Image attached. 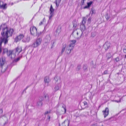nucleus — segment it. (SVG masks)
Masks as SVG:
<instances>
[{
    "label": "nucleus",
    "mask_w": 126,
    "mask_h": 126,
    "mask_svg": "<svg viewBox=\"0 0 126 126\" xmlns=\"http://www.w3.org/2000/svg\"><path fill=\"white\" fill-rule=\"evenodd\" d=\"M96 33L95 32H93L91 33V36L92 37H94L96 35Z\"/></svg>",
    "instance_id": "obj_26"
},
{
    "label": "nucleus",
    "mask_w": 126,
    "mask_h": 126,
    "mask_svg": "<svg viewBox=\"0 0 126 126\" xmlns=\"http://www.w3.org/2000/svg\"><path fill=\"white\" fill-rule=\"evenodd\" d=\"M42 104V102L39 101L37 102L36 105L38 107H41Z\"/></svg>",
    "instance_id": "obj_19"
},
{
    "label": "nucleus",
    "mask_w": 126,
    "mask_h": 126,
    "mask_svg": "<svg viewBox=\"0 0 126 126\" xmlns=\"http://www.w3.org/2000/svg\"><path fill=\"white\" fill-rule=\"evenodd\" d=\"M61 87V85H59L58 84L56 85L54 89L55 90V92L59 90L60 88Z\"/></svg>",
    "instance_id": "obj_18"
},
{
    "label": "nucleus",
    "mask_w": 126,
    "mask_h": 126,
    "mask_svg": "<svg viewBox=\"0 0 126 126\" xmlns=\"http://www.w3.org/2000/svg\"><path fill=\"white\" fill-rule=\"evenodd\" d=\"M111 118H109V120H110V119H111Z\"/></svg>",
    "instance_id": "obj_57"
},
{
    "label": "nucleus",
    "mask_w": 126,
    "mask_h": 126,
    "mask_svg": "<svg viewBox=\"0 0 126 126\" xmlns=\"http://www.w3.org/2000/svg\"><path fill=\"white\" fill-rule=\"evenodd\" d=\"M44 99V97L43 96H40L39 98V101L42 102Z\"/></svg>",
    "instance_id": "obj_28"
},
{
    "label": "nucleus",
    "mask_w": 126,
    "mask_h": 126,
    "mask_svg": "<svg viewBox=\"0 0 126 126\" xmlns=\"http://www.w3.org/2000/svg\"><path fill=\"white\" fill-rule=\"evenodd\" d=\"M7 5L6 3L4 4L2 1H0V9L3 10H6L7 7Z\"/></svg>",
    "instance_id": "obj_6"
},
{
    "label": "nucleus",
    "mask_w": 126,
    "mask_h": 126,
    "mask_svg": "<svg viewBox=\"0 0 126 126\" xmlns=\"http://www.w3.org/2000/svg\"><path fill=\"white\" fill-rule=\"evenodd\" d=\"M62 108H63V110H64V112L65 113L66 111L65 106L64 105H63V106H62Z\"/></svg>",
    "instance_id": "obj_35"
},
{
    "label": "nucleus",
    "mask_w": 126,
    "mask_h": 126,
    "mask_svg": "<svg viewBox=\"0 0 126 126\" xmlns=\"http://www.w3.org/2000/svg\"><path fill=\"white\" fill-rule=\"evenodd\" d=\"M30 31L31 34L33 36H36L37 35V29L34 27H31L30 28Z\"/></svg>",
    "instance_id": "obj_5"
},
{
    "label": "nucleus",
    "mask_w": 126,
    "mask_h": 126,
    "mask_svg": "<svg viewBox=\"0 0 126 126\" xmlns=\"http://www.w3.org/2000/svg\"><path fill=\"white\" fill-rule=\"evenodd\" d=\"M0 111L1 112V113H2L3 112L2 110V109H1L0 110Z\"/></svg>",
    "instance_id": "obj_51"
},
{
    "label": "nucleus",
    "mask_w": 126,
    "mask_h": 126,
    "mask_svg": "<svg viewBox=\"0 0 126 126\" xmlns=\"http://www.w3.org/2000/svg\"><path fill=\"white\" fill-rule=\"evenodd\" d=\"M41 41L42 39L41 38H38L35 40L34 43L32 45V47L34 48L36 47L40 44Z\"/></svg>",
    "instance_id": "obj_4"
},
{
    "label": "nucleus",
    "mask_w": 126,
    "mask_h": 126,
    "mask_svg": "<svg viewBox=\"0 0 126 126\" xmlns=\"http://www.w3.org/2000/svg\"><path fill=\"white\" fill-rule=\"evenodd\" d=\"M53 9V7L52 6V5H51V6H50V9Z\"/></svg>",
    "instance_id": "obj_50"
},
{
    "label": "nucleus",
    "mask_w": 126,
    "mask_h": 126,
    "mask_svg": "<svg viewBox=\"0 0 126 126\" xmlns=\"http://www.w3.org/2000/svg\"><path fill=\"white\" fill-rule=\"evenodd\" d=\"M48 36L49 37V39H50V37L49 36Z\"/></svg>",
    "instance_id": "obj_58"
},
{
    "label": "nucleus",
    "mask_w": 126,
    "mask_h": 126,
    "mask_svg": "<svg viewBox=\"0 0 126 126\" xmlns=\"http://www.w3.org/2000/svg\"><path fill=\"white\" fill-rule=\"evenodd\" d=\"M50 16H49V19H50L51 18V17H52L53 15H52L51 14H50Z\"/></svg>",
    "instance_id": "obj_49"
},
{
    "label": "nucleus",
    "mask_w": 126,
    "mask_h": 126,
    "mask_svg": "<svg viewBox=\"0 0 126 126\" xmlns=\"http://www.w3.org/2000/svg\"><path fill=\"white\" fill-rule=\"evenodd\" d=\"M108 74V71L107 70H105L103 73L104 74Z\"/></svg>",
    "instance_id": "obj_43"
},
{
    "label": "nucleus",
    "mask_w": 126,
    "mask_h": 126,
    "mask_svg": "<svg viewBox=\"0 0 126 126\" xmlns=\"http://www.w3.org/2000/svg\"><path fill=\"white\" fill-rule=\"evenodd\" d=\"M80 28L81 32V33H80V36H81L83 32L86 30V29L85 25L81 24L80 25Z\"/></svg>",
    "instance_id": "obj_10"
},
{
    "label": "nucleus",
    "mask_w": 126,
    "mask_h": 126,
    "mask_svg": "<svg viewBox=\"0 0 126 126\" xmlns=\"http://www.w3.org/2000/svg\"><path fill=\"white\" fill-rule=\"evenodd\" d=\"M44 81L45 83V86H48V85L49 83L50 80L48 77H46L44 79Z\"/></svg>",
    "instance_id": "obj_7"
},
{
    "label": "nucleus",
    "mask_w": 126,
    "mask_h": 126,
    "mask_svg": "<svg viewBox=\"0 0 126 126\" xmlns=\"http://www.w3.org/2000/svg\"><path fill=\"white\" fill-rule=\"evenodd\" d=\"M18 40H19L18 39V37H17L15 38L14 41L15 42H17Z\"/></svg>",
    "instance_id": "obj_37"
},
{
    "label": "nucleus",
    "mask_w": 126,
    "mask_h": 126,
    "mask_svg": "<svg viewBox=\"0 0 126 126\" xmlns=\"http://www.w3.org/2000/svg\"><path fill=\"white\" fill-rule=\"evenodd\" d=\"M116 101L117 102H118V101Z\"/></svg>",
    "instance_id": "obj_59"
},
{
    "label": "nucleus",
    "mask_w": 126,
    "mask_h": 126,
    "mask_svg": "<svg viewBox=\"0 0 126 126\" xmlns=\"http://www.w3.org/2000/svg\"><path fill=\"white\" fill-rule=\"evenodd\" d=\"M69 124V121L68 120H66L63 123L62 125L63 126H68Z\"/></svg>",
    "instance_id": "obj_13"
},
{
    "label": "nucleus",
    "mask_w": 126,
    "mask_h": 126,
    "mask_svg": "<svg viewBox=\"0 0 126 126\" xmlns=\"http://www.w3.org/2000/svg\"><path fill=\"white\" fill-rule=\"evenodd\" d=\"M42 21H41L40 23V25H41L42 24Z\"/></svg>",
    "instance_id": "obj_53"
},
{
    "label": "nucleus",
    "mask_w": 126,
    "mask_h": 126,
    "mask_svg": "<svg viewBox=\"0 0 126 126\" xmlns=\"http://www.w3.org/2000/svg\"><path fill=\"white\" fill-rule=\"evenodd\" d=\"M29 87V86H27L26 87L24 90L23 92H22V93L23 94L24 92L25 91V93H26V90L27 89V88Z\"/></svg>",
    "instance_id": "obj_38"
},
{
    "label": "nucleus",
    "mask_w": 126,
    "mask_h": 126,
    "mask_svg": "<svg viewBox=\"0 0 126 126\" xmlns=\"http://www.w3.org/2000/svg\"><path fill=\"white\" fill-rule=\"evenodd\" d=\"M45 98L46 100V102L47 103L49 102V97L48 95L47 94H44Z\"/></svg>",
    "instance_id": "obj_16"
},
{
    "label": "nucleus",
    "mask_w": 126,
    "mask_h": 126,
    "mask_svg": "<svg viewBox=\"0 0 126 126\" xmlns=\"http://www.w3.org/2000/svg\"><path fill=\"white\" fill-rule=\"evenodd\" d=\"M84 0H81V3L80 4L81 5H83L84 4Z\"/></svg>",
    "instance_id": "obj_41"
},
{
    "label": "nucleus",
    "mask_w": 126,
    "mask_h": 126,
    "mask_svg": "<svg viewBox=\"0 0 126 126\" xmlns=\"http://www.w3.org/2000/svg\"><path fill=\"white\" fill-rule=\"evenodd\" d=\"M43 34V31H41L40 32H39L37 33V35L38 36H40L42 34Z\"/></svg>",
    "instance_id": "obj_32"
},
{
    "label": "nucleus",
    "mask_w": 126,
    "mask_h": 126,
    "mask_svg": "<svg viewBox=\"0 0 126 126\" xmlns=\"http://www.w3.org/2000/svg\"><path fill=\"white\" fill-rule=\"evenodd\" d=\"M86 18L85 17H83L82 18V20L81 22V24L85 25L86 22Z\"/></svg>",
    "instance_id": "obj_17"
},
{
    "label": "nucleus",
    "mask_w": 126,
    "mask_h": 126,
    "mask_svg": "<svg viewBox=\"0 0 126 126\" xmlns=\"http://www.w3.org/2000/svg\"><path fill=\"white\" fill-rule=\"evenodd\" d=\"M123 50L125 53H126V47H125L123 48Z\"/></svg>",
    "instance_id": "obj_44"
},
{
    "label": "nucleus",
    "mask_w": 126,
    "mask_h": 126,
    "mask_svg": "<svg viewBox=\"0 0 126 126\" xmlns=\"http://www.w3.org/2000/svg\"><path fill=\"white\" fill-rule=\"evenodd\" d=\"M100 126H103L102 125H101Z\"/></svg>",
    "instance_id": "obj_56"
},
{
    "label": "nucleus",
    "mask_w": 126,
    "mask_h": 126,
    "mask_svg": "<svg viewBox=\"0 0 126 126\" xmlns=\"http://www.w3.org/2000/svg\"><path fill=\"white\" fill-rule=\"evenodd\" d=\"M91 18L90 17H89L88 18V22L89 23H90L91 22Z\"/></svg>",
    "instance_id": "obj_42"
},
{
    "label": "nucleus",
    "mask_w": 126,
    "mask_h": 126,
    "mask_svg": "<svg viewBox=\"0 0 126 126\" xmlns=\"http://www.w3.org/2000/svg\"><path fill=\"white\" fill-rule=\"evenodd\" d=\"M55 41L54 40H52L51 41V44L52 45V46L51 47V48H52L54 46V44L55 43Z\"/></svg>",
    "instance_id": "obj_29"
},
{
    "label": "nucleus",
    "mask_w": 126,
    "mask_h": 126,
    "mask_svg": "<svg viewBox=\"0 0 126 126\" xmlns=\"http://www.w3.org/2000/svg\"><path fill=\"white\" fill-rule=\"evenodd\" d=\"M61 1V0H56L55 2V3L56 4V6L57 7H58L59 6Z\"/></svg>",
    "instance_id": "obj_20"
},
{
    "label": "nucleus",
    "mask_w": 126,
    "mask_h": 126,
    "mask_svg": "<svg viewBox=\"0 0 126 126\" xmlns=\"http://www.w3.org/2000/svg\"><path fill=\"white\" fill-rule=\"evenodd\" d=\"M30 40V37L29 36H27L23 39L22 41L24 42H29Z\"/></svg>",
    "instance_id": "obj_14"
},
{
    "label": "nucleus",
    "mask_w": 126,
    "mask_h": 126,
    "mask_svg": "<svg viewBox=\"0 0 126 126\" xmlns=\"http://www.w3.org/2000/svg\"><path fill=\"white\" fill-rule=\"evenodd\" d=\"M66 47V44H64L63 45L62 49L61 52V53H62L65 51V47Z\"/></svg>",
    "instance_id": "obj_22"
},
{
    "label": "nucleus",
    "mask_w": 126,
    "mask_h": 126,
    "mask_svg": "<svg viewBox=\"0 0 126 126\" xmlns=\"http://www.w3.org/2000/svg\"><path fill=\"white\" fill-rule=\"evenodd\" d=\"M82 104L84 106V108H86L88 106V104L87 103L86 101H84L82 103Z\"/></svg>",
    "instance_id": "obj_23"
},
{
    "label": "nucleus",
    "mask_w": 126,
    "mask_h": 126,
    "mask_svg": "<svg viewBox=\"0 0 126 126\" xmlns=\"http://www.w3.org/2000/svg\"><path fill=\"white\" fill-rule=\"evenodd\" d=\"M73 48L71 47H70V46L68 45L66 48L65 52L68 54H69L70 53L71 50L73 49Z\"/></svg>",
    "instance_id": "obj_12"
},
{
    "label": "nucleus",
    "mask_w": 126,
    "mask_h": 126,
    "mask_svg": "<svg viewBox=\"0 0 126 126\" xmlns=\"http://www.w3.org/2000/svg\"><path fill=\"white\" fill-rule=\"evenodd\" d=\"M58 79H58L57 78V77H55L54 79H55L56 80V81L57 82L58 81V80H59V81H60V79L59 77L58 78Z\"/></svg>",
    "instance_id": "obj_39"
},
{
    "label": "nucleus",
    "mask_w": 126,
    "mask_h": 126,
    "mask_svg": "<svg viewBox=\"0 0 126 126\" xmlns=\"http://www.w3.org/2000/svg\"><path fill=\"white\" fill-rule=\"evenodd\" d=\"M91 126H97V124H92Z\"/></svg>",
    "instance_id": "obj_46"
},
{
    "label": "nucleus",
    "mask_w": 126,
    "mask_h": 126,
    "mask_svg": "<svg viewBox=\"0 0 126 126\" xmlns=\"http://www.w3.org/2000/svg\"><path fill=\"white\" fill-rule=\"evenodd\" d=\"M102 112L103 113L104 118H105L109 114V110L108 108H106L104 110H103Z\"/></svg>",
    "instance_id": "obj_9"
},
{
    "label": "nucleus",
    "mask_w": 126,
    "mask_h": 126,
    "mask_svg": "<svg viewBox=\"0 0 126 126\" xmlns=\"http://www.w3.org/2000/svg\"><path fill=\"white\" fill-rule=\"evenodd\" d=\"M1 47H0V54L1 53Z\"/></svg>",
    "instance_id": "obj_52"
},
{
    "label": "nucleus",
    "mask_w": 126,
    "mask_h": 126,
    "mask_svg": "<svg viewBox=\"0 0 126 126\" xmlns=\"http://www.w3.org/2000/svg\"><path fill=\"white\" fill-rule=\"evenodd\" d=\"M115 60L117 62L119 61V58L118 57H117L115 59Z\"/></svg>",
    "instance_id": "obj_45"
},
{
    "label": "nucleus",
    "mask_w": 126,
    "mask_h": 126,
    "mask_svg": "<svg viewBox=\"0 0 126 126\" xmlns=\"http://www.w3.org/2000/svg\"><path fill=\"white\" fill-rule=\"evenodd\" d=\"M0 65L1 68V71L3 72L5 71L7 67L8 66L5 64V59L4 57H2L0 58Z\"/></svg>",
    "instance_id": "obj_3"
},
{
    "label": "nucleus",
    "mask_w": 126,
    "mask_h": 126,
    "mask_svg": "<svg viewBox=\"0 0 126 126\" xmlns=\"http://www.w3.org/2000/svg\"><path fill=\"white\" fill-rule=\"evenodd\" d=\"M59 125H60V124H59Z\"/></svg>",
    "instance_id": "obj_60"
},
{
    "label": "nucleus",
    "mask_w": 126,
    "mask_h": 126,
    "mask_svg": "<svg viewBox=\"0 0 126 126\" xmlns=\"http://www.w3.org/2000/svg\"><path fill=\"white\" fill-rule=\"evenodd\" d=\"M22 50L21 47L19 46L17 47L16 50L12 51L10 50H8L7 49H5L4 50V51H6L7 56L11 59L14 58L16 56L18 55Z\"/></svg>",
    "instance_id": "obj_1"
},
{
    "label": "nucleus",
    "mask_w": 126,
    "mask_h": 126,
    "mask_svg": "<svg viewBox=\"0 0 126 126\" xmlns=\"http://www.w3.org/2000/svg\"><path fill=\"white\" fill-rule=\"evenodd\" d=\"M70 44L68 46H70V47H71L73 48L74 47V46L75 45V44L76 42V41L75 40H71L70 41Z\"/></svg>",
    "instance_id": "obj_11"
},
{
    "label": "nucleus",
    "mask_w": 126,
    "mask_h": 126,
    "mask_svg": "<svg viewBox=\"0 0 126 126\" xmlns=\"http://www.w3.org/2000/svg\"><path fill=\"white\" fill-rule=\"evenodd\" d=\"M92 1H90V2H87V5L88 6V7H89L92 4Z\"/></svg>",
    "instance_id": "obj_34"
},
{
    "label": "nucleus",
    "mask_w": 126,
    "mask_h": 126,
    "mask_svg": "<svg viewBox=\"0 0 126 126\" xmlns=\"http://www.w3.org/2000/svg\"><path fill=\"white\" fill-rule=\"evenodd\" d=\"M51 111V110H50L49 111H46L44 115H46L50 113Z\"/></svg>",
    "instance_id": "obj_36"
},
{
    "label": "nucleus",
    "mask_w": 126,
    "mask_h": 126,
    "mask_svg": "<svg viewBox=\"0 0 126 126\" xmlns=\"http://www.w3.org/2000/svg\"><path fill=\"white\" fill-rule=\"evenodd\" d=\"M54 11V9H50V14L53 15Z\"/></svg>",
    "instance_id": "obj_33"
},
{
    "label": "nucleus",
    "mask_w": 126,
    "mask_h": 126,
    "mask_svg": "<svg viewBox=\"0 0 126 126\" xmlns=\"http://www.w3.org/2000/svg\"><path fill=\"white\" fill-rule=\"evenodd\" d=\"M20 57H18L16 59H14L13 61V62H16L18 61L20 59Z\"/></svg>",
    "instance_id": "obj_25"
},
{
    "label": "nucleus",
    "mask_w": 126,
    "mask_h": 126,
    "mask_svg": "<svg viewBox=\"0 0 126 126\" xmlns=\"http://www.w3.org/2000/svg\"><path fill=\"white\" fill-rule=\"evenodd\" d=\"M50 116L49 115H48L46 119L47 121L48 122L50 121Z\"/></svg>",
    "instance_id": "obj_30"
},
{
    "label": "nucleus",
    "mask_w": 126,
    "mask_h": 126,
    "mask_svg": "<svg viewBox=\"0 0 126 126\" xmlns=\"http://www.w3.org/2000/svg\"><path fill=\"white\" fill-rule=\"evenodd\" d=\"M73 28H75L76 27L77 25V22L76 21H73Z\"/></svg>",
    "instance_id": "obj_24"
},
{
    "label": "nucleus",
    "mask_w": 126,
    "mask_h": 126,
    "mask_svg": "<svg viewBox=\"0 0 126 126\" xmlns=\"http://www.w3.org/2000/svg\"><path fill=\"white\" fill-rule=\"evenodd\" d=\"M83 68L84 70H86L87 69V67L86 65H83Z\"/></svg>",
    "instance_id": "obj_40"
},
{
    "label": "nucleus",
    "mask_w": 126,
    "mask_h": 126,
    "mask_svg": "<svg viewBox=\"0 0 126 126\" xmlns=\"http://www.w3.org/2000/svg\"><path fill=\"white\" fill-rule=\"evenodd\" d=\"M2 43V40L0 39V46H1Z\"/></svg>",
    "instance_id": "obj_48"
},
{
    "label": "nucleus",
    "mask_w": 126,
    "mask_h": 126,
    "mask_svg": "<svg viewBox=\"0 0 126 126\" xmlns=\"http://www.w3.org/2000/svg\"><path fill=\"white\" fill-rule=\"evenodd\" d=\"M81 33V32L80 31V32H78L76 30H75L72 33V34L73 35H75L76 34L78 35L79 34L80 35V37L81 36H80V33Z\"/></svg>",
    "instance_id": "obj_15"
},
{
    "label": "nucleus",
    "mask_w": 126,
    "mask_h": 126,
    "mask_svg": "<svg viewBox=\"0 0 126 126\" xmlns=\"http://www.w3.org/2000/svg\"><path fill=\"white\" fill-rule=\"evenodd\" d=\"M125 58H126V54L125 55Z\"/></svg>",
    "instance_id": "obj_55"
},
{
    "label": "nucleus",
    "mask_w": 126,
    "mask_h": 126,
    "mask_svg": "<svg viewBox=\"0 0 126 126\" xmlns=\"http://www.w3.org/2000/svg\"><path fill=\"white\" fill-rule=\"evenodd\" d=\"M13 32V29H10L9 30H7L6 29H5L1 32V35L3 37L2 41H4L5 44L7 43L8 40V38L12 35Z\"/></svg>",
    "instance_id": "obj_2"
},
{
    "label": "nucleus",
    "mask_w": 126,
    "mask_h": 126,
    "mask_svg": "<svg viewBox=\"0 0 126 126\" xmlns=\"http://www.w3.org/2000/svg\"><path fill=\"white\" fill-rule=\"evenodd\" d=\"M89 7H88V6L87 5V6H85L84 7V8H83V9H85L86 8H89Z\"/></svg>",
    "instance_id": "obj_47"
},
{
    "label": "nucleus",
    "mask_w": 126,
    "mask_h": 126,
    "mask_svg": "<svg viewBox=\"0 0 126 126\" xmlns=\"http://www.w3.org/2000/svg\"><path fill=\"white\" fill-rule=\"evenodd\" d=\"M110 44L108 42H106L103 46V48L106 50H107L110 47Z\"/></svg>",
    "instance_id": "obj_8"
},
{
    "label": "nucleus",
    "mask_w": 126,
    "mask_h": 126,
    "mask_svg": "<svg viewBox=\"0 0 126 126\" xmlns=\"http://www.w3.org/2000/svg\"><path fill=\"white\" fill-rule=\"evenodd\" d=\"M61 31V28H58L56 30V32L58 33V34H59Z\"/></svg>",
    "instance_id": "obj_31"
},
{
    "label": "nucleus",
    "mask_w": 126,
    "mask_h": 126,
    "mask_svg": "<svg viewBox=\"0 0 126 126\" xmlns=\"http://www.w3.org/2000/svg\"><path fill=\"white\" fill-rule=\"evenodd\" d=\"M91 11H92V13H93V9H91Z\"/></svg>",
    "instance_id": "obj_54"
},
{
    "label": "nucleus",
    "mask_w": 126,
    "mask_h": 126,
    "mask_svg": "<svg viewBox=\"0 0 126 126\" xmlns=\"http://www.w3.org/2000/svg\"><path fill=\"white\" fill-rule=\"evenodd\" d=\"M18 37V39H19V40H20L21 39L23 38L24 37L23 34H20L17 36Z\"/></svg>",
    "instance_id": "obj_21"
},
{
    "label": "nucleus",
    "mask_w": 126,
    "mask_h": 126,
    "mask_svg": "<svg viewBox=\"0 0 126 126\" xmlns=\"http://www.w3.org/2000/svg\"><path fill=\"white\" fill-rule=\"evenodd\" d=\"M81 65H78L76 68V70L77 71H79Z\"/></svg>",
    "instance_id": "obj_27"
}]
</instances>
